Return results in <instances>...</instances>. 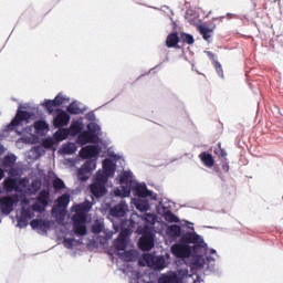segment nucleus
<instances>
[{
    "instance_id": "obj_1",
    "label": "nucleus",
    "mask_w": 283,
    "mask_h": 283,
    "mask_svg": "<svg viewBox=\"0 0 283 283\" xmlns=\"http://www.w3.org/2000/svg\"><path fill=\"white\" fill-rule=\"evenodd\" d=\"M87 129L88 130H84L80 133V135L77 136L76 143L81 147L88 145V143H98L99 140L98 135H96L98 129H101L98 125L96 124L87 125Z\"/></svg>"
},
{
    "instance_id": "obj_2",
    "label": "nucleus",
    "mask_w": 283,
    "mask_h": 283,
    "mask_svg": "<svg viewBox=\"0 0 283 283\" xmlns=\"http://www.w3.org/2000/svg\"><path fill=\"white\" fill-rule=\"evenodd\" d=\"M119 185H122V196L127 198L132 195V189H134V175L132 171H123L119 176Z\"/></svg>"
},
{
    "instance_id": "obj_3",
    "label": "nucleus",
    "mask_w": 283,
    "mask_h": 283,
    "mask_svg": "<svg viewBox=\"0 0 283 283\" xmlns=\"http://www.w3.org/2000/svg\"><path fill=\"white\" fill-rule=\"evenodd\" d=\"M92 209L90 202H84L74 206L75 214L73 216V224H86L87 223V211Z\"/></svg>"
},
{
    "instance_id": "obj_4",
    "label": "nucleus",
    "mask_w": 283,
    "mask_h": 283,
    "mask_svg": "<svg viewBox=\"0 0 283 283\" xmlns=\"http://www.w3.org/2000/svg\"><path fill=\"white\" fill-rule=\"evenodd\" d=\"M142 260L145 262L146 266L155 271H163V269H165V256H155L151 253H145Z\"/></svg>"
},
{
    "instance_id": "obj_5",
    "label": "nucleus",
    "mask_w": 283,
    "mask_h": 283,
    "mask_svg": "<svg viewBox=\"0 0 283 283\" xmlns=\"http://www.w3.org/2000/svg\"><path fill=\"white\" fill-rule=\"evenodd\" d=\"M138 247L140 251H151L154 243V232L147 227L144 228L142 238L139 239Z\"/></svg>"
},
{
    "instance_id": "obj_6",
    "label": "nucleus",
    "mask_w": 283,
    "mask_h": 283,
    "mask_svg": "<svg viewBox=\"0 0 283 283\" xmlns=\"http://www.w3.org/2000/svg\"><path fill=\"white\" fill-rule=\"evenodd\" d=\"M181 244H195L193 249H200L205 244V240L199 234L195 232H186L181 235Z\"/></svg>"
},
{
    "instance_id": "obj_7",
    "label": "nucleus",
    "mask_w": 283,
    "mask_h": 283,
    "mask_svg": "<svg viewBox=\"0 0 283 283\" xmlns=\"http://www.w3.org/2000/svg\"><path fill=\"white\" fill-rule=\"evenodd\" d=\"M32 118V114L28 111L18 109L14 118L7 125V132H12L14 127H19L23 120H30Z\"/></svg>"
},
{
    "instance_id": "obj_8",
    "label": "nucleus",
    "mask_w": 283,
    "mask_h": 283,
    "mask_svg": "<svg viewBox=\"0 0 283 283\" xmlns=\"http://www.w3.org/2000/svg\"><path fill=\"white\" fill-rule=\"evenodd\" d=\"M63 103H70V98L60 93L54 99H45L42 105L48 109L49 114H52V112H54V107H61Z\"/></svg>"
},
{
    "instance_id": "obj_9",
    "label": "nucleus",
    "mask_w": 283,
    "mask_h": 283,
    "mask_svg": "<svg viewBox=\"0 0 283 283\" xmlns=\"http://www.w3.org/2000/svg\"><path fill=\"white\" fill-rule=\"evenodd\" d=\"M36 201L33 203V211H45V207L50 205V190H42L39 192Z\"/></svg>"
},
{
    "instance_id": "obj_10",
    "label": "nucleus",
    "mask_w": 283,
    "mask_h": 283,
    "mask_svg": "<svg viewBox=\"0 0 283 283\" xmlns=\"http://www.w3.org/2000/svg\"><path fill=\"white\" fill-rule=\"evenodd\" d=\"M170 251L175 258H179L181 260H185V258H189L191 255V247L185 244V243H175Z\"/></svg>"
},
{
    "instance_id": "obj_11",
    "label": "nucleus",
    "mask_w": 283,
    "mask_h": 283,
    "mask_svg": "<svg viewBox=\"0 0 283 283\" xmlns=\"http://www.w3.org/2000/svg\"><path fill=\"white\" fill-rule=\"evenodd\" d=\"M14 209V198L7 196L0 198V211L6 216H10Z\"/></svg>"
},
{
    "instance_id": "obj_12",
    "label": "nucleus",
    "mask_w": 283,
    "mask_h": 283,
    "mask_svg": "<svg viewBox=\"0 0 283 283\" xmlns=\"http://www.w3.org/2000/svg\"><path fill=\"white\" fill-rule=\"evenodd\" d=\"M6 191L12 192V191H21L19 188V185H23V179H14L12 177L6 178L3 181Z\"/></svg>"
},
{
    "instance_id": "obj_13",
    "label": "nucleus",
    "mask_w": 283,
    "mask_h": 283,
    "mask_svg": "<svg viewBox=\"0 0 283 283\" xmlns=\"http://www.w3.org/2000/svg\"><path fill=\"white\" fill-rule=\"evenodd\" d=\"M70 123V115L65 111H60L53 120V125L56 128L65 127Z\"/></svg>"
},
{
    "instance_id": "obj_14",
    "label": "nucleus",
    "mask_w": 283,
    "mask_h": 283,
    "mask_svg": "<svg viewBox=\"0 0 283 283\" xmlns=\"http://www.w3.org/2000/svg\"><path fill=\"white\" fill-rule=\"evenodd\" d=\"M99 150L97 146H85L80 150L81 158L87 159V158H96L98 156Z\"/></svg>"
},
{
    "instance_id": "obj_15",
    "label": "nucleus",
    "mask_w": 283,
    "mask_h": 283,
    "mask_svg": "<svg viewBox=\"0 0 283 283\" xmlns=\"http://www.w3.org/2000/svg\"><path fill=\"white\" fill-rule=\"evenodd\" d=\"M90 191L94 198H103L105 193H107V188L105 187L104 184H92L90 186Z\"/></svg>"
},
{
    "instance_id": "obj_16",
    "label": "nucleus",
    "mask_w": 283,
    "mask_h": 283,
    "mask_svg": "<svg viewBox=\"0 0 283 283\" xmlns=\"http://www.w3.org/2000/svg\"><path fill=\"white\" fill-rule=\"evenodd\" d=\"M109 213L113 218H125V213H127V206L125 203L116 205L111 209Z\"/></svg>"
},
{
    "instance_id": "obj_17",
    "label": "nucleus",
    "mask_w": 283,
    "mask_h": 283,
    "mask_svg": "<svg viewBox=\"0 0 283 283\" xmlns=\"http://www.w3.org/2000/svg\"><path fill=\"white\" fill-rule=\"evenodd\" d=\"M133 189H135V193L139 198H149L151 196V191L147 189V185L145 184H136Z\"/></svg>"
},
{
    "instance_id": "obj_18",
    "label": "nucleus",
    "mask_w": 283,
    "mask_h": 283,
    "mask_svg": "<svg viewBox=\"0 0 283 283\" xmlns=\"http://www.w3.org/2000/svg\"><path fill=\"white\" fill-rule=\"evenodd\" d=\"M103 170L106 174V176L112 178V176H114V174H116V166L114 165V161H112V159H104L103 160Z\"/></svg>"
},
{
    "instance_id": "obj_19",
    "label": "nucleus",
    "mask_w": 283,
    "mask_h": 283,
    "mask_svg": "<svg viewBox=\"0 0 283 283\" xmlns=\"http://www.w3.org/2000/svg\"><path fill=\"white\" fill-rule=\"evenodd\" d=\"M166 233L168 238H180L182 235V228L178 224L168 226Z\"/></svg>"
},
{
    "instance_id": "obj_20",
    "label": "nucleus",
    "mask_w": 283,
    "mask_h": 283,
    "mask_svg": "<svg viewBox=\"0 0 283 283\" xmlns=\"http://www.w3.org/2000/svg\"><path fill=\"white\" fill-rule=\"evenodd\" d=\"M158 283H180V277L177 273L163 274L158 279Z\"/></svg>"
},
{
    "instance_id": "obj_21",
    "label": "nucleus",
    "mask_w": 283,
    "mask_h": 283,
    "mask_svg": "<svg viewBox=\"0 0 283 283\" xmlns=\"http://www.w3.org/2000/svg\"><path fill=\"white\" fill-rule=\"evenodd\" d=\"M30 226L32 229H50V221L42 219H33L31 220Z\"/></svg>"
},
{
    "instance_id": "obj_22",
    "label": "nucleus",
    "mask_w": 283,
    "mask_h": 283,
    "mask_svg": "<svg viewBox=\"0 0 283 283\" xmlns=\"http://www.w3.org/2000/svg\"><path fill=\"white\" fill-rule=\"evenodd\" d=\"M180 43V38L178 36V32H174L168 34L166 39V45L167 48H176Z\"/></svg>"
},
{
    "instance_id": "obj_23",
    "label": "nucleus",
    "mask_w": 283,
    "mask_h": 283,
    "mask_svg": "<svg viewBox=\"0 0 283 283\" xmlns=\"http://www.w3.org/2000/svg\"><path fill=\"white\" fill-rule=\"evenodd\" d=\"M201 163H203L205 167H213L216 165V160L213 159V155L209 153H202L200 155Z\"/></svg>"
},
{
    "instance_id": "obj_24",
    "label": "nucleus",
    "mask_w": 283,
    "mask_h": 283,
    "mask_svg": "<svg viewBox=\"0 0 283 283\" xmlns=\"http://www.w3.org/2000/svg\"><path fill=\"white\" fill-rule=\"evenodd\" d=\"M198 32H199V34H201V36L205 41H210L211 34H213V29H209L205 25H199Z\"/></svg>"
},
{
    "instance_id": "obj_25",
    "label": "nucleus",
    "mask_w": 283,
    "mask_h": 283,
    "mask_svg": "<svg viewBox=\"0 0 283 283\" xmlns=\"http://www.w3.org/2000/svg\"><path fill=\"white\" fill-rule=\"evenodd\" d=\"M69 132L71 136L81 135V133L83 132V124H81L80 122H74L73 124H71Z\"/></svg>"
},
{
    "instance_id": "obj_26",
    "label": "nucleus",
    "mask_w": 283,
    "mask_h": 283,
    "mask_svg": "<svg viewBox=\"0 0 283 283\" xmlns=\"http://www.w3.org/2000/svg\"><path fill=\"white\" fill-rule=\"evenodd\" d=\"M127 248V239L123 237V233L119 234V237L115 240V249L117 251H125Z\"/></svg>"
},
{
    "instance_id": "obj_27",
    "label": "nucleus",
    "mask_w": 283,
    "mask_h": 283,
    "mask_svg": "<svg viewBox=\"0 0 283 283\" xmlns=\"http://www.w3.org/2000/svg\"><path fill=\"white\" fill-rule=\"evenodd\" d=\"M73 229L76 235H87V226L85 223H73Z\"/></svg>"
},
{
    "instance_id": "obj_28",
    "label": "nucleus",
    "mask_w": 283,
    "mask_h": 283,
    "mask_svg": "<svg viewBox=\"0 0 283 283\" xmlns=\"http://www.w3.org/2000/svg\"><path fill=\"white\" fill-rule=\"evenodd\" d=\"M107 178H109L107 174H105L104 171H97L93 182L97 185H107Z\"/></svg>"
},
{
    "instance_id": "obj_29",
    "label": "nucleus",
    "mask_w": 283,
    "mask_h": 283,
    "mask_svg": "<svg viewBox=\"0 0 283 283\" xmlns=\"http://www.w3.org/2000/svg\"><path fill=\"white\" fill-rule=\"evenodd\" d=\"M66 112H69V114H72V115H78L83 113V111H81V107L78 106V103L76 102L71 103L67 106Z\"/></svg>"
},
{
    "instance_id": "obj_30",
    "label": "nucleus",
    "mask_w": 283,
    "mask_h": 283,
    "mask_svg": "<svg viewBox=\"0 0 283 283\" xmlns=\"http://www.w3.org/2000/svg\"><path fill=\"white\" fill-rule=\"evenodd\" d=\"M82 169L86 174H92V171H94V169H96V161L87 160L85 164H83Z\"/></svg>"
},
{
    "instance_id": "obj_31",
    "label": "nucleus",
    "mask_w": 283,
    "mask_h": 283,
    "mask_svg": "<svg viewBox=\"0 0 283 283\" xmlns=\"http://www.w3.org/2000/svg\"><path fill=\"white\" fill-rule=\"evenodd\" d=\"M70 205V195H62L57 198V207L65 209Z\"/></svg>"
},
{
    "instance_id": "obj_32",
    "label": "nucleus",
    "mask_w": 283,
    "mask_h": 283,
    "mask_svg": "<svg viewBox=\"0 0 283 283\" xmlns=\"http://www.w3.org/2000/svg\"><path fill=\"white\" fill-rule=\"evenodd\" d=\"M180 39L184 43H187L188 45H193V43H196L193 35H191L189 33L181 32Z\"/></svg>"
},
{
    "instance_id": "obj_33",
    "label": "nucleus",
    "mask_w": 283,
    "mask_h": 283,
    "mask_svg": "<svg viewBox=\"0 0 283 283\" xmlns=\"http://www.w3.org/2000/svg\"><path fill=\"white\" fill-rule=\"evenodd\" d=\"M34 129L36 134L45 132V129H48V123H45L44 120H38L34 123Z\"/></svg>"
},
{
    "instance_id": "obj_34",
    "label": "nucleus",
    "mask_w": 283,
    "mask_h": 283,
    "mask_svg": "<svg viewBox=\"0 0 283 283\" xmlns=\"http://www.w3.org/2000/svg\"><path fill=\"white\" fill-rule=\"evenodd\" d=\"M53 188L55 189V191H61V189H65V181H63V179L56 177L53 180Z\"/></svg>"
},
{
    "instance_id": "obj_35",
    "label": "nucleus",
    "mask_w": 283,
    "mask_h": 283,
    "mask_svg": "<svg viewBox=\"0 0 283 283\" xmlns=\"http://www.w3.org/2000/svg\"><path fill=\"white\" fill-rule=\"evenodd\" d=\"M166 222H180V219L174 214L170 210H168L164 216Z\"/></svg>"
},
{
    "instance_id": "obj_36",
    "label": "nucleus",
    "mask_w": 283,
    "mask_h": 283,
    "mask_svg": "<svg viewBox=\"0 0 283 283\" xmlns=\"http://www.w3.org/2000/svg\"><path fill=\"white\" fill-rule=\"evenodd\" d=\"M63 153L67 155L76 154V144L69 143L63 147Z\"/></svg>"
},
{
    "instance_id": "obj_37",
    "label": "nucleus",
    "mask_w": 283,
    "mask_h": 283,
    "mask_svg": "<svg viewBox=\"0 0 283 283\" xmlns=\"http://www.w3.org/2000/svg\"><path fill=\"white\" fill-rule=\"evenodd\" d=\"M15 163H17V159L8 155L3 158L2 165L3 167H14Z\"/></svg>"
},
{
    "instance_id": "obj_38",
    "label": "nucleus",
    "mask_w": 283,
    "mask_h": 283,
    "mask_svg": "<svg viewBox=\"0 0 283 283\" xmlns=\"http://www.w3.org/2000/svg\"><path fill=\"white\" fill-rule=\"evenodd\" d=\"M214 154L219 158H227V150H224V148H222L221 143L218 144V148H214Z\"/></svg>"
},
{
    "instance_id": "obj_39",
    "label": "nucleus",
    "mask_w": 283,
    "mask_h": 283,
    "mask_svg": "<svg viewBox=\"0 0 283 283\" xmlns=\"http://www.w3.org/2000/svg\"><path fill=\"white\" fill-rule=\"evenodd\" d=\"M214 69L217 74L221 77L224 78V71L222 70V64H220V62L214 61L213 62Z\"/></svg>"
},
{
    "instance_id": "obj_40",
    "label": "nucleus",
    "mask_w": 283,
    "mask_h": 283,
    "mask_svg": "<svg viewBox=\"0 0 283 283\" xmlns=\"http://www.w3.org/2000/svg\"><path fill=\"white\" fill-rule=\"evenodd\" d=\"M92 233L98 234L103 232V224L101 223H95L91 228Z\"/></svg>"
},
{
    "instance_id": "obj_41",
    "label": "nucleus",
    "mask_w": 283,
    "mask_h": 283,
    "mask_svg": "<svg viewBox=\"0 0 283 283\" xmlns=\"http://www.w3.org/2000/svg\"><path fill=\"white\" fill-rule=\"evenodd\" d=\"M63 244L66 249H72L74 247V239H64Z\"/></svg>"
},
{
    "instance_id": "obj_42",
    "label": "nucleus",
    "mask_w": 283,
    "mask_h": 283,
    "mask_svg": "<svg viewBox=\"0 0 283 283\" xmlns=\"http://www.w3.org/2000/svg\"><path fill=\"white\" fill-rule=\"evenodd\" d=\"M87 172H85V170L83 168H81L78 170V178L80 180H83L85 182V180H88L90 177L86 176Z\"/></svg>"
},
{
    "instance_id": "obj_43",
    "label": "nucleus",
    "mask_w": 283,
    "mask_h": 283,
    "mask_svg": "<svg viewBox=\"0 0 283 283\" xmlns=\"http://www.w3.org/2000/svg\"><path fill=\"white\" fill-rule=\"evenodd\" d=\"M22 217L28 220V218H32V210L29 208L22 210Z\"/></svg>"
},
{
    "instance_id": "obj_44",
    "label": "nucleus",
    "mask_w": 283,
    "mask_h": 283,
    "mask_svg": "<svg viewBox=\"0 0 283 283\" xmlns=\"http://www.w3.org/2000/svg\"><path fill=\"white\" fill-rule=\"evenodd\" d=\"M145 220H146V222H150V224H154L156 222V217H154L153 214L147 213L145 216Z\"/></svg>"
},
{
    "instance_id": "obj_45",
    "label": "nucleus",
    "mask_w": 283,
    "mask_h": 283,
    "mask_svg": "<svg viewBox=\"0 0 283 283\" xmlns=\"http://www.w3.org/2000/svg\"><path fill=\"white\" fill-rule=\"evenodd\" d=\"M18 224L19 227H28V219H25L24 217L18 219Z\"/></svg>"
},
{
    "instance_id": "obj_46",
    "label": "nucleus",
    "mask_w": 283,
    "mask_h": 283,
    "mask_svg": "<svg viewBox=\"0 0 283 283\" xmlns=\"http://www.w3.org/2000/svg\"><path fill=\"white\" fill-rule=\"evenodd\" d=\"M31 188L33 191H39V189H41V185L39 182H32Z\"/></svg>"
},
{
    "instance_id": "obj_47",
    "label": "nucleus",
    "mask_w": 283,
    "mask_h": 283,
    "mask_svg": "<svg viewBox=\"0 0 283 283\" xmlns=\"http://www.w3.org/2000/svg\"><path fill=\"white\" fill-rule=\"evenodd\" d=\"M125 260H126L127 262H132V260H134V256H133L132 252H126V254H125Z\"/></svg>"
},
{
    "instance_id": "obj_48",
    "label": "nucleus",
    "mask_w": 283,
    "mask_h": 283,
    "mask_svg": "<svg viewBox=\"0 0 283 283\" xmlns=\"http://www.w3.org/2000/svg\"><path fill=\"white\" fill-rule=\"evenodd\" d=\"M43 146L44 147H51L52 146V140H49V139L43 140Z\"/></svg>"
},
{
    "instance_id": "obj_49",
    "label": "nucleus",
    "mask_w": 283,
    "mask_h": 283,
    "mask_svg": "<svg viewBox=\"0 0 283 283\" xmlns=\"http://www.w3.org/2000/svg\"><path fill=\"white\" fill-rule=\"evenodd\" d=\"M222 169L223 171H229V164H223Z\"/></svg>"
},
{
    "instance_id": "obj_50",
    "label": "nucleus",
    "mask_w": 283,
    "mask_h": 283,
    "mask_svg": "<svg viewBox=\"0 0 283 283\" xmlns=\"http://www.w3.org/2000/svg\"><path fill=\"white\" fill-rule=\"evenodd\" d=\"M6 176V172L3 171L2 168H0V180Z\"/></svg>"
},
{
    "instance_id": "obj_51",
    "label": "nucleus",
    "mask_w": 283,
    "mask_h": 283,
    "mask_svg": "<svg viewBox=\"0 0 283 283\" xmlns=\"http://www.w3.org/2000/svg\"><path fill=\"white\" fill-rule=\"evenodd\" d=\"M3 154V147H0V156Z\"/></svg>"
},
{
    "instance_id": "obj_52",
    "label": "nucleus",
    "mask_w": 283,
    "mask_h": 283,
    "mask_svg": "<svg viewBox=\"0 0 283 283\" xmlns=\"http://www.w3.org/2000/svg\"><path fill=\"white\" fill-rule=\"evenodd\" d=\"M137 209H139V211L143 210V208L140 207V205H137Z\"/></svg>"
},
{
    "instance_id": "obj_53",
    "label": "nucleus",
    "mask_w": 283,
    "mask_h": 283,
    "mask_svg": "<svg viewBox=\"0 0 283 283\" xmlns=\"http://www.w3.org/2000/svg\"><path fill=\"white\" fill-rule=\"evenodd\" d=\"M211 252H212V253H216V250H212Z\"/></svg>"
},
{
    "instance_id": "obj_54",
    "label": "nucleus",
    "mask_w": 283,
    "mask_h": 283,
    "mask_svg": "<svg viewBox=\"0 0 283 283\" xmlns=\"http://www.w3.org/2000/svg\"><path fill=\"white\" fill-rule=\"evenodd\" d=\"M273 1H274V2H275V1H279V3H280V0H273Z\"/></svg>"
}]
</instances>
